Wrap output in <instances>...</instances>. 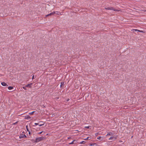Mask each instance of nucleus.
<instances>
[{
	"label": "nucleus",
	"mask_w": 146,
	"mask_h": 146,
	"mask_svg": "<svg viewBox=\"0 0 146 146\" xmlns=\"http://www.w3.org/2000/svg\"><path fill=\"white\" fill-rule=\"evenodd\" d=\"M34 78V75H33L32 77V79H33Z\"/></svg>",
	"instance_id": "obj_27"
},
{
	"label": "nucleus",
	"mask_w": 146,
	"mask_h": 146,
	"mask_svg": "<svg viewBox=\"0 0 146 146\" xmlns=\"http://www.w3.org/2000/svg\"><path fill=\"white\" fill-rule=\"evenodd\" d=\"M90 138L89 137H87L86 139H84L85 140H86V139H88V140H89V138Z\"/></svg>",
	"instance_id": "obj_23"
},
{
	"label": "nucleus",
	"mask_w": 146,
	"mask_h": 146,
	"mask_svg": "<svg viewBox=\"0 0 146 146\" xmlns=\"http://www.w3.org/2000/svg\"><path fill=\"white\" fill-rule=\"evenodd\" d=\"M41 122H43L42 121Z\"/></svg>",
	"instance_id": "obj_31"
},
{
	"label": "nucleus",
	"mask_w": 146,
	"mask_h": 146,
	"mask_svg": "<svg viewBox=\"0 0 146 146\" xmlns=\"http://www.w3.org/2000/svg\"><path fill=\"white\" fill-rule=\"evenodd\" d=\"M86 143L85 141H82L80 143V144H84Z\"/></svg>",
	"instance_id": "obj_17"
},
{
	"label": "nucleus",
	"mask_w": 146,
	"mask_h": 146,
	"mask_svg": "<svg viewBox=\"0 0 146 146\" xmlns=\"http://www.w3.org/2000/svg\"><path fill=\"white\" fill-rule=\"evenodd\" d=\"M28 125H26V128L27 129V131L29 132V134H31V132L28 129Z\"/></svg>",
	"instance_id": "obj_9"
},
{
	"label": "nucleus",
	"mask_w": 146,
	"mask_h": 146,
	"mask_svg": "<svg viewBox=\"0 0 146 146\" xmlns=\"http://www.w3.org/2000/svg\"><path fill=\"white\" fill-rule=\"evenodd\" d=\"M70 137H68V139H70Z\"/></svg>",
	"instance_id": "obj_29"
},
{
	"label": "nucleus",
	"mask_w": 146,
	"mask_h": 146,
	"mask_svg": "<svg viewBox=\"0 0 146 146\" xmlns=\"http://www.w3.org/2000/svg\"><path fill=\"white\" fill-rule=\"evenodd\" d=\"M133 31H138L140 32H143V31H142L139 30H137V29H133Z\"/></svg>",
	"instance_id": "obj_13"
},
{
	"label": "nucleus",
	"mask_w": 146,
	"mask_h": 146,
	"mask_svg": "<svg viewBox=\"0 0 146 146\" xmlns=\"http://www.w3.org/2000/svg\"><path fill=\"white\" fill-rule=\"evenodd\" d=\"M98 134V133H96V134H95V135L96 136H97Z\"/></svg>",
	"instance_id": "obj_25"
},
{
	"label": "nucleus",
	"mask_w": 146,
	"mask_h": 146,
	"mask_svg": "<svg viewBox=\"0 0 146 146\" xmlns=\"http://www.w3.org/2000/svg\"><path fill=\"white\" fill-rule=\"evenodd\" d=\"M44 139V137H42V136L36 138L35 140V142H38L39 141H42Z\"/></svg>",
	"instance_id": "obj_1"
},
{
	"label": "nucleus",
	"mask_w": 146,
	"mask_h": 146,
	"mask_svg": "<svg viewBox=\"0 0 146 146\" xmlns=\"http://www.w3.org/2000/svg\"><path fill=\"white\" fill-rule=\"evenodd\" d=\"M94 143H93V144H91L90 145V146H93V145H94Z\"/></svg>",
	"instance_id": "obj_26"
},
{
	"label": "nucleus",
	"mask_w": 146,
	"mask_h": 146,
	"mask_svg": "<svg viewBox=\"0 0 146 146\" xmlns=\"http://www.w3.org/2000/svg\"><path fill=\"white\" fill-rule=\"evenodd\" d=\"M69 100H70L69 99H67L66 101H68Z\"/></svg>",
	"instance_id": "obj_28"
},
{
	"label": "nucleus",
	"mask_w": 146,
	"mask_h": 146,
	"mask_svg": "<svg viewBox=\"0 0 146 146\" xmlns=\"http://www.w3.org/2000/svg\"><path fill=\"white\" fill-rule=\"evenodd\" d=\"M43 131H41V132H40L39 133H38V134H41V133H43Z\"/></svg>",
	"instance_id": "obj_24"
},
{
	"label": "nucleus",
	"mask_w": 146,
	"mask_h": 146,
	"mask_svg": "<svg viewBox=\"0 0 146 146\" xmlns=\"http://www.w3.org/2000/svg\"><path fill=\"white\" fill-rule=\"evenodd\" d=\"M101 138V137H97V139H100Z\"/></svg>",
	"instance_id": "obj_20"
},
{
	"label": "nucleus",
	"mask_w": 146,
	"mask_h": 146,
	"mask_svg": "<svg viewBox=\"0 0 146 146\" xmlns=\"http://www.w3.org/2000/svg\"><path fill=\"white\" fill-rule=\"evenodd\" d=\"M54 12L55 13V14L56 15H61V13L59 12L56 11V12Z\"/></svg>",
	"instance_id": "obj_12"
},
{
	"label": "nucleus",
	"mask_w": 146,
	"mask_h": 146,
	"mask_svg": "<svg viewBox=\"0 0 146 146\" xmlns=\"http://www.w3.org/2000/svg\"><path fill=\"white\" fill-rule=\"evenodd\" d=\"M27 136L25 134H21L19 136V138L21 139L22 138H27Z\"/></svg>",
	"instance_id": "obj_3"
},
{
	"label": "nucleus",
	"mask_w": 146,
	"mask_h": 146,
	"mask_svg": "<svg viewBox=\"0 0 146 146\" xmlns=\"http://www.w3.org/2000/svg\"><path fill=\"white\" fill-rule=\"evenodd\" d=\"M64 82H62L61 83V85H60V87H61L62 86H64Z\"/></svg>",
	"instance_id": "obj_15"
},
{
	"label": "nucleus",
	"mask_w": 146,
	"mask_h": 146,
	"mask_svg": "<svg viewBox=\"0 0 146 146\" xmlns=\"http://www.w3.org/2000/svg\"><path fill=\"white\" fill-rule=\"evenodd\" d=\"M31 117L29 116H26L25 118L28 119H31Z\"/></svg>",
	"instance_id": "obj_11"
},
{
	"label": "nucleus",
	"mask_w": 146,
	"mask_h": 146,
	"mask_svg": "<svg viewBox=\"0 0 146 146\" xmlns=\"http://www.w3.org/2000/svg\"><path fill=\"white\" fill-rule=\"evenodd\" d=\"M44 123L42 124H40L39 123H35V125H38L39 126V127H40V126H41L43 125H44Z\"/></svg>",
	"instance_id": "obj_6"
},
{
	"label": "nucleus",
	"mask_w": 146,
	"mask_h": 146,
	"mask_svg": "<svg viewBox=\"0 0 146 146\" xmlns=\"http://www.w3.org/2000/svg\"><path fill=\"white\" fill-rule=\"evenodd\" d=\"M105 9L107 10H113L114 11H118V10L117 9H114L112 7H108L107 8H105Z\"/></svg>",
	"instance_id": "obj_2"
},
{
	"label": "nucleus",
	"mask_w": 146,
	"mask_h": 146,
	"mask_svg": "<svg viewBox=\"0 0 146 146\" xmlns=\"http://www.w3.org/2000/svg\"><path fill=\"white\" fill-rule=\"evenodd\" d=\"M18 123V121H17L15 123H13V125H16V124L17 123Z\"/></svg>",
	"instance_id": "obj_18"
},
{
	"label": "nucleus",
	"mask_w": 146,
	"mask_h": 146,
	"mask_svg": "<svg viewBox=\"0 0 146 146\" xmlns=\"http://www.w3.org/2000/svg\"><path fill=\"white\" fill-rule=\"evenodd\" d=\"M113 135V133L111 132H109V133H108L106 135V136H109L110 135Z\"/></svg>",
	"instance_id": "obj_10"
},
{
	"label": "nucleus",
	"mask_w": 146,
	"mask_h": 146,
	"mask_svg": "<svg viewBox=\"0 0 146 146\" xmlns=\"http://www.w3.org/2000/svg\"><path fill=\"white\" fill-rule=\"evenodd\" d=\"M90 127V126H89L85 127L86 128H87V129H89Z\"/></svg>",
	"instance_id": "obj_22"
},
{
	"label": "nucleus",
	"mask_w": 146,
	"mask_h": 146,
	"mask_svg": "<svg viewBox=\"0 0 146 146\" xmlns=\"http://www.w3.org/2000/svg\"><path fill=\"white\" fill-rule=\"evenodd\" d=\"M55 13L54 12H53L52 13H51L48 15H46V17H47L48 16H51V15H53L55 14Z\"/></svg>",
	"instance_id": "obj_4"
},
{
	"label": "nucleus",
	"mask_w": 146,
	"mask_h": 146,
	"mask_svg": "<svg viewBox=\"0 0 146 146\" xmlns=\"http://www.w3.org/2000/svg\"><path fill=\"white\" fill-rule=\"evenodd\" d=\"M2 75L1 74H0V76H1Z\"/></svg>",
	"instance_id": "obj_30"
},
{
	"label": "nucleus",
	"mask_w": 146,
	"mask_h": 146,
	"mask_svg": "<svg viewBox=\"0 0 146 146\" xmlns=\"http://www.w3.org/2000/svg\"><path fill=\"white\" fill-rule=\"evenodd\" d=\"M75 141V140H73L71 143H70L69 144L70 145L71 144H73L74 143V142Z\"/></svg>",
	"instance_id": "obj_16"
},
{
	"label": "nucleus",
	"mask_w": 146,
	"mask_h": 146,
	"mask_svg": "<svg viewBox=\"0 0 146 146\" xmlns=\"http://www.w3.org/2000/svg\"><path fill=\"white\" fill-rule=\"evenodd\" d=\"M116 138L112 136L109 139V140H115Z\"/></svg>",
	"instance_id": "obj_8"
},
{
	"label": "nucleus",
	"mask_w": 146,
	"mask_h": 146,
	"mask_svg": "<svg viewBox=\"0 0 146 146\" xmlns=\"http://www.w3.org/2000/svg\"><path fill=\"white\" fill-rule=\"evenodd\" d=\"M32 84H33L32 83L29 84H28L27 85H26L25 87H29V88H31L32 87L31 86Z\"/></svg>",
	"instance_id": "obj_5"
},
{
	"label": "nucleus",
	"mask_w": 146,
	"mask_h": 146,
	"mask_svg": "<svg viewBox=\"0 0 146 146\" xmlns=\"http://www.w3.org/2000/svg\"><path fill=\"white\" fill-rule=\"evenodd\" d=\"M26 87H25H25H23V89H24V90H27V89H26Z\"/></svg>",
	"instance_id": "obj_21"
},
{
	"label": "nucleus",
	"mask_w": 146,
	"mask_h": 146,
	"mask_svg": "<svg viewBox=\"0 0 146 146\" xmlns=\"http://www.w3.org/2000/svg\"><path fill=\"white\" fill-rule=\"evenodd\" d=\"M35 112V111H33L32 112L29 113V114L31 115L33 114Z\"/></svg>",
	"instance_id": "obj_19"
},
{
	"label": "nucleus",
	"mask_w": 146,
	"mask_h": 146,
	"mask_svg": "<svg viewBox=\"0 0 146 146\" xmlns=\"http://www.w3.org/2000/svg\"><path fill=\"white\" fill-rule=\"evenodd\" d=\"M8 88L9 90H11L13 89V87L9 86L8 87Z\"/></svg>",
	"instance_id": "obj_14"
},
{
	"label": "nucleus",
	"mask_w": 146,
	"mask_h": 146,
	"mask_svg": "<svg viewBox=\"0 0 146 146\" xmlns=\"http://www.w3.org/2000/svg\"><path fill=\"white\" fill-rule=\"evenodd\" d=\"M1 85L3 86H7V84L4 82H2L1 83Z\"/></svg>",
	"instance_id": "obj_7"
}]
</instances>
